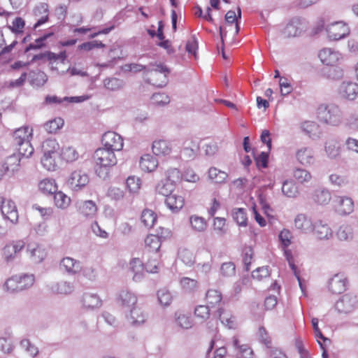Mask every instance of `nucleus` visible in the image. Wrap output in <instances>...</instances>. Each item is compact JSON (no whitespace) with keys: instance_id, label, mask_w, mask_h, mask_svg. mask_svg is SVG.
<instances>
[{"instance_id":"obj_43","label":"nucleus","mask_w":358,"mask_h":358,"mask_svg":"<svg viewBox=\"0 0 358 358\" xmlns=\"http://www.w3.org/2000/svg\"><path fill=\"white\" fill-rule=\"evenodd\" d=\"M160 237L158 235L150 234L145 239L146 248L151 252H157L161 247Z\"/></svg>"},{"instance_id":"obj_10","label":"nucleus","mask_w":358,"mask_h":358,"mask_svg":"<svg viewBox=\"0 0 358 358\" xmlns=\"http://www.w3.org/2000/svg\"><path fill=\"white\" fill-rule=\"evenodd\" d=\"M334 208L340 215H348L354 210V201L347 196H336L334 199Z\"/></svg>"},{"instance_id":"obj_19","label":"nucleus","mask_w":358,"mask_h":358,"mask_svg":"<svg viewBox=\"0 0 358 358\" xmlns=\"http://www.w3.org/2000/svg\"><path fill=\"white\" fill-rule=\"evenodd\" d=\"M295 228L303 234H310L313 231L314 223L306 214H298L294 220Z\"/></svg>"},{"instance_id":"obj_39","label":"nucleus","mask_w":358,"mask_h":358,"mask_svg":"<svg viewBox=\"0 0 358 358\" xmlns=\"http://www.w3.org/2000/svg\"><path fill=\"white\" fill-rule=\"evenodd\" d=\"M180 284L182 289L187 293H193L199 287L198 281L188 277H182L180 280Z\"/></svg>"},{"instance_id":"obj_20","label":"nucleus","mask_w":358,"mask_h":358,"mask_svg":"<svg viewBox=\"0 0 358 358\" xmlns=\"http://www.w3.org/2000/svg\"><path fill=\"white\" fill-rule=\"evenodd\" d=\"M347 278L342 273L334 275L329 281V289L333 294H341L346 289Z\"/></svg>"},{"instance_id":"obj_25","label":"nucleus","mask_w":358,"mask_h":358,"mask_svg":"<svg viewBox=\"0 0 358 358\" xmlns=\"http://www.w3.org/2000/svg\"><path fill=\"white\" fill-rule=\"evenodd\" d=\"M296 158L302 165H311L315 162L314 151L310 147H302L297 150Z\"/></svg>"},{"instance_id":"obj_55","label":"nucleus","mask_w":358,"mask_h":358,"mask_svg":"<svg viewBox=\"0 0 358 358\" xmlns=\"http://www.w3.org/2000/svg\"><path fill=\"white\" fill-rule=\"evenodd\" d=\"M64 124V120L61 118H55L50 120L44 124V129L50 134L56 133Z\"/></svg>"},{"instance_id":"obj_33","label":"nucleus","mask_w":358,"mask_h":358,"mask_svg":"<svg viewBox=\"0 0 358 358\" xmlns=\"http://www.w3.org/2000/svg\"><path fill=\"white\" fill-rule=\"evenodd\" d=\"M119 301L121 305L124 307L136 306L137 296L131 291L124 289L119 294Z\"/></svg>"},{"instance_id":"obj_27","label":"nucleus","mask_w":358,"mask_h":358,"mask_svg":"<svg viewBox=\"0 0 358 358\" xmlns=\"http://www.w3.org/2000/svg\"><path fill=\"white\" fill-rule=\"evenodd\" d=\"M165 203L172 212H178L183 207L185 200L181 196L171 194L166 196Z\"/></svg>"},{"instance_id":"obj_52","label":"nucleus","mask_w":358,"mask_h":358,"mask_svg":"<svg viewBox=\"0 0 358 358\" xmlns=\"http://www.w3.org/2000/svg\"><path fill=\"white\" fill-rule=\"evenodd\" d=\"M55 205L60 208H67L71 202V199L62 192H55L54 195Z\"/></svg>"},{"instance_id":"obj_18","label":"nucleus","mask_w":358,"mask_h":358,"mask_svg":"<svg viewBox=\"0 0 358 358\" xmlns=\"http://www.w3.org/2000/svg\"><path fill=\"white\" fill-rule=\"evenodd\" d=\"M48 289L54 294L68 295L74 291V285L69 281L61 280L50 283Z\"/></svg>"},{"instance_id":"obj_34","label":"nucleus","mask_w":358,"mask_h":358,"mask_svg":"<svg viewBox=\"0 0 358 358\" xmlns=\"http://www.w3.org/2000/svg\"><path fill=\"white\" fill-rule=\"evenodd\" d=\"M22 157L20 155L14 153L8 157L3 164V168L7 171L15 173L19 170Z\"/></svg>"},{"instance_id":"obj_37","label":"nucleus","mask_w":358,"mask_h":358,"mask_svg":"<svg viewBox=\"0 0 358 358\" xmlns=\"http://www.w3.org/2000/svg\"><path fill=\"white\" fill-rule=\"evenodd\" d=\"M47 80L48 76L43 71H31L29 74V81L32 86L41 87Z\"/></svg>"},{"instance_id":"obj_11","label":"nucleus","mask_w":358,"mask_h":358,"mask_svg":"<svg viewBox=\"0 0 358 358\" xmlns=\"http://www.w3.org/2000/svg\"><path fill=\"white\" fill-rule=\"evenodd\" d=\"M258 338L259 341L269 349L268 354L271 358H288L282 350L271 347V339L264 327L259 328Z\"/></svg>"},{"instance_id":"obj_47","label":"nucleus","mask_w":358,"mask_h":358,"mask_svg":"<svg viewBox=\"0 0 358 358\" xmlns=\"http://www.w3.org/2000/svg\"><path fill=\"white\" fill-rule=\"evenodd\" d=\"M16 145L18 146L17 154L20 155V157L29 158L34 152V148L30 143V140L16 144Z\"/></svg>"},{"instance_id":"obj_12","label":"nucleus","mask_w":358,"mask_h":358,"mask_svg":"<svg viewBox=\"0 0 358 358\" xmlns=\"http://www.w3.org/2000/svg\"><path fill=\"white\" fill-rule=\"evenodd\" d=\"M125 320L128 325L138 327L145 323L147 320V315L138 306H133L125 314Z\"/></svg>"},{"instance_id":"obj_42","label":"nucleus","mask_w":358,"mask_h":358,"mask_svg":"<svg viewBox=\"0 0 358 358\" xmlns=\"http://www.w3.org/2000/svg\"><path fill=\"white\" fill-rule=\"evenodd\" d=\"M174 189L175 186L173 183L166 179L162 180L156 186V192L164 196L171 194Z\"/></svg>"},{"instance_id":"obj_8","label":"nucleus","mask_w":358,"mask_h":358,"mask_svg":"<svg viewBox=\"0 0 358 358\" xmlns=\"http://www.w3.org/2000/svg\"><path fill=\"white\" fill-rule=\"evenodd\" d=\"M88 175L82 170L73 171L69 177L66 185L74 192H78L89 183Z\"/></svg>"},{"instance_id":"obj_15","label":"nucleus","mask_w":358,"mask_h":358,"mask_svg":"<svg viewBox=\"0 0 358 358\" xmlns=\"http://www.w3.org/2000/svg\"><path fill=\"white\" fill-rule=\"evenodd\" d=\"M321 62L327 66H335L342 59L341 54L333 48H324L318 55Z\"/></svg>"},{"instance_id":"obj_1","label":"nucleus","mask_w":358,"mask_h":358,"mask_svg":"<svg viewBox=\"0 0 358 358\" xmlns=\"http://www.w3.org/2000/svg\"><path fill=\"white\" fill-rule=\"evenodd\" d=\"M114 151L106 148H98L94 153L96 164V173L100 178H106L108 174V169L117 164Z\"/></svg>"},{"instance_id":"obj_5","label":"nucleus","mask_w":358,"mask_h":358,"mask_svg":"<svg viewBox=\"0 0 358 358\" xmlns=\"http://www.w3.org/2000/svg\"><path fill=\"white\" fill-rule=\"evenodd\" d=\"M23 240H16L8 243L2 249V259L6 264L14 262L20 257L21 251L25 247Z\"/></svg>"},{"instance_id":"obj_51","label":"nucleus","mask_w":358,"mask_h":358,"mask_svg":"<svg viewBox=\"0 0 358 358\" xmlns=\"http://www.w3.org/2000/svg\"><path fill=\"white\" fill-rule=\"evenodd\" d=\"M17 276L21 291L31 287L34 283L35 277L33 274H23Z\"/></svg>"},{"instance_id":"obj_24","label":"nucleus","mask_w":358,"mask_h":358,"mask_svg":"<svg viewBox=\"0 0 358 358\" xmlns=\"http://www.w3.org/2000/svg\"><path fill=\"white\" fill-rule=\"evenodd\" d=\"M324 152L328 158L331 159H337L341 152V147L339 142L335 138H330L324 143Z\"/></svg>"},{"instance_id":"obj_44","label":"nucleus","mask_w":358,"mask_h":358,"mask_svg":"<svg viewBox=\"0 0 358 358\" xmlns=\"http://www.w3.org/2000/svg\"><path fill=\"white\" fill-rule=\"evenodd\" d=\"M38 187L42 192L47 194H55L57 189L55 180L49 178L41 180L38 185Z\"/></svg>"},{"instance_id":"obj_63","label":"nucleus","mask_w":358,"mask_h":358,"mask_svg":"<svg viewBox=\"0 0 358 358\" xmlns=\"http://www.w3.org/2000/svg\"><path fill=\"white\" fill-rule=\"evenodd\" d=\"M220 320L221 322L226 325L229 329L234 328L235 320L234 317L229 315V314L224 312L222 308L218 310Z\"/></svg>"},{"instance_id":"obj_28","label":"nucleus","mask_w":358,"mask_h":358,"mask_svg":"<svg viewBox=\"0 0 358 358\" xmlns=\"http://www.w3.org/2000/svg\"><path fill=\"white\" fill-rule=\"evenodd\" d=\"M32 129L28 126L20 127L13 132V140L15 144L22 143L25 141H29L32 138Z\"/></svg>"},{"instance_id":"obj_17","label":"nucleus","mask_w":358,"mask_h":358,"mask_svg":"<svg viewBox=\"0 0 358 358\" xmlns=\"http://www.w3.org/2000/svg\"><path fill=\"white\" fill-rule=\"evenodd\" d=\"M27 253L30 260L35 264L41 263L47 256V251L45 248L36 243L28 244Z\"/></svg>"},{"instance_id":"obj_60","label":"nucleus","mask_w":358,"mask_h":358,"mask_svg":"<svg viewBox=\"0 0 358 358\" xmlns=\"http://www.w3.org/2000/svg\"><path fill=\"white\" fill-rule=\"evenodd\" d=\"M213 230L218 236H223L227 233L225 228V219L222 217H215L213 222Z\"/></svg>"},{"instance_id":"obj_50","label":"nucleus","mask_w":358,"mask_h":358,"mask_svg":"<svg viewBox=\"0 0 358 358\" xmlns=\"http://www.w3.org/2000/svg\"><path fill=\"white\" fill-rule=\"evenodd\" d=\"M208 176L216 183H222L225 181L228 175L215 167H211L208 171Z\"/></svg>"},{"instance_id":"obj_9","label":"nucleus","mask_w":358,"mask_h":358,"mask_svg":"<svg viewBox=\"0 0 358 358\" xmlns=\"http://www.w3.org/2000/svg\"><path fill=\"white\" fill-rule=\"evenodd\" d=\"M103 147L112 151H120L124 145L123 139L120 135L114 131L103 134L101 138Z\"/></svg>"},{"instance_id":"obj_64","label":"nucleus","mask_w":358,"mask_h":358,"mask_svg":"<svg viewBox=\"0 0 358 358\" xmlns=\"http://www.w3.org/2000/svg\"><path fill=\"white\" fill-rule=\"evenodd\" d=\"M152 103L158 106H163L170 102L169 96L165 93H155L151 97Z\"/></svg>"},{"instance_id":"obj_46","label":"nucleus","mask_w":358,"mask_h":358,"mask_svg":"<svg viewBox=\"0 0 358 358\" xmlns=\"http://www.w3.org/2000/svg\"><path fill=\"white\" fill-rule=\"evenodd\" d=\"M104 87L110 91H117L121 90L124 85V82L117 78H108L103 80Z\"/></svg>"},{"instance_id":"obj_62","label":"nucleus","mask_w":358,"mask_h":358,"mask_svg":"<svg viewBox=\"0 0 358 358\" xmlns=\"http://www.w3.org/2000/svg\"><path fill=\"white\" fill-rule=\"evenodd\" d=\"M190 224L192 227L197 231H203L206 228V223L205 220L197 215H192L190 217Z\"/></svg>"},{"instance_id":"obj_41","label":"nucleus","mask_w":358,"mask_h":358,"mask_svg":"<svg viewBox=\"0 0 358 358\" xmlns=\"http://www.w3.org/2000/svg\"><path fill=\"white\" fill-rule=\"evenodd\" d=\"M141 220L145 227L152 228L157 221V215L152 210L145 209L141 213Z\"/></svg>"},{"instance_id":"obj_48","label":"nucleus","mask_w":358,"mask_h":358,"mask_svg":"<svg viewBox=\"0 0 358 358\" xmlns=\"http://www.w3.org/2000/svg\"><path fill=\"white\" fill-rule=\"evenodd\" d=\"M20 347L32 357H35L38 354V348L28 338L22 339Z\"/></svg>"},{"instance_id":"obj_49","label":"nucleus","mask_w":358,"mask_h":358,"mask_svg":"<svg viewBox=\"0 0 358 358\" xmlns=\"http://www.w3.org/2000/svg\"><path fill=\"white\" fill-rule=\"evenodd\" d=\"M233 218L236 222V223L241 227H246L247 226V214L245 209L239 208H235L233 210Z\"/></svg>"},{"instance_id":"obj_54","label":"nucleus","mask_w":358,"mask_h":358,"mask_svg":"<svg viewBox=\"0 0 358 358\" xmlns=\"http://www.w3.org/2000/svg\"><path fill=\"white\" fill-rule=\"evenodd\" d=\"M127 187L130 193H137L141 185V180L138 177L132 176H129L126 181Z\"/></svg>"},{"instance_id":"obj_13","label":"nucleus","mask_w":358,"mask_h":358,"mask_svg":"<svg viewBox=\"0 0 358 358\" xmlns=\"http://www.w3.org/2000/svg\"><path fill=\"white\" fill-rule=\"evenodd\" d=\"M357 303V296L351 294H347L336 301L335 307L339 313H348L355 309Z\"/></svg>"},{"instance_id":"obj_21","label":"nucleus","mask_w":358,"mask_h":358,"mask_svg":"<svg viewBox=\"0 0 358 358\" xmlns=\"http://www.w3.org/2000/svg\"><path fill=\"white\" fill-rule=\"evenodd\" d=\"M313 233L319 240H329L333 236V231L330 227L321 220L314 223Z\"/></svg>"},{"instance_id":"obj_32","label":"nucleus","mask_w":358,"mask_h":358,"mask_svg":"<svg viewBox=\"0 0 358 358\" xmlns=\"http://www.w3.org/2000/svg\"><path fill=\"white\" fill-rule=\"evenodd\" d=\"M157 165L158 162L156 157L149 154L144 155L141 157L140 167L144 171L152 172L157 167Z\"/></svg>"},{"instance_id":"obj_3","label":"nucleus","mask_w":358,"mask_h":358,"mask_svg":"<svg viewBox=\"0 0 358 358\" xmlns=\"http://www.w3.org/2000/svg\"><path fill=\"white\" fill-rule=\"evenodd\" d=\"M150 76L148 82L158 87H164L168 83L170 70L163 64H150L148 69Z\"/></svg>"},{"instance_id":"obj_57","label":"nucleus","mask_w":358,"mask_h":358,"mask_svg":"<svg viewBox=\"0 0 358 358\" xmlns=\"http://www.w3.org/2000/svg\"><path fill=\"white\" fill-rule=\"evenodd\" d=\"M62 157L67 162H73L78 159L79 154L75 148L66 147L62 149Z\"/></svg>"},{"instance_id":"obj_38","label":"nucleus","mask_w":358,"mask_h":358,"mask_svg":"<svg viewBox=\"0 0 358 358\" xmlns=\"http://www.w3.org/2000/svg\"><path fill=\"white\" fill-rule=\"evenodd\" d=\"M336 236L341 241H350L353 238L352 227L348 224H341L336 231Z\"/></svg>"},{"instance_id":"obj_36","label":"nucleus","mask_w":358,"mask_h":358,"mask_svg":"<svg viewBox=\"0 0 358 358\" xmlns=\"http://www.w3.org/2000/svg\"><path fill=\"white\" fill-rule=\"evenodd\" d=\"M152 149L153 153L156 155H167L171 151L169 143L165 140L155 141Z\"/></svg>"},{"instance_id":"obj_61","label":"nucleus","mask_w":358,"mask_h":358,"mask_svg":"<svg viewBox=\"0 0 358 358\" xmlns=\"http://www.w3.org/2000/svg\"><path fill=\"white\" fill-rule=\"evenodd\" d=\"M345 126L350 130L358 131V113H350L345 119Z\"/></svg>"},{"instance_id":"obj_16","label":"nucleus","mask_w":358,"mask_h":358,"mask_svg":"<svg viewBox=\"0 0 358 358\" xmlns=\"http://www.w3.org/2000/svg\"><path fill=\"white\" fill-rule=\"evenodd\" d=\"M341 96L348 101H354L358 96V84L352 81H343L339 86Z\"/></svg>"},{"instance_id":"obj_4","label":"nucleus","mask_w":358,"mask_h":358,"mask_svg":"<svg viewBox=\"0 0 358 358\" xmlns=\"http://www.w3.org/2000/svg\"><path fill=\"white\" fill-rule=\"evenodd\" d=\"M58 144L55 141L47 140L43 143V156L41 158L43 166L48 171H55L56 168L55 157Z\"/></svg>"},{"instance_id":"obj_35","label":"nucleus","mask_w":358,"mask_h":358,"mask_svg":"<svg viewBox=\"0 0 358 358\" xmlns=\"http://www.w3.org/2000/svg\"><path fill=\"white\" fill-rule=\"evenodd\" d=\"M282 192L288 198H296L299 194L297 186L292 180H285L282 182Z\"/></svg>"},{"instance_id":"obj_26","label":"nucleus","mask_w":358,"mask_h":358,"mask_svg":"<svg viewBox=\"0 0 358 358\" xmlns=\"http://www.w3.org/2000/svg\"><path fill=\"white\" fill-rule=\"evenodd\" d=\"M83 306L87 309H94L101 306V300L96 294L86 292L82 297Z\"/></svg>"},{"instance_id":"obj_58","label":"nucleus","mask_w":358,"mask_h":358,"mask_svg":"<svg viewBox=\"0 0 358 358\" xmlns=\"http://www.w3.org/2000/svg\"><path fill=\"white\" fill-rule=\"evenodd\" d=\"M330 68H326L324 69V73L326 75L327 78L331 80H339L342 78L343 76V70L338 66H334Z\"/></svg>"},{"instance_id":"obj_40","label":"nucleus","mask_w":358,"mask_h":358,"mask_svg":"<svg viewBox=\"0 0 358 358\" xmlns=\"http://www.w3.org/2000/svg\"><path fill=\"white\" fill-rule=\"evenodd\" d=\"M80 211L85 217H92L96 213L97 208L95 203L93 201L88 200L83 201L80 207Z\"/></svg>"},{"instance_id":"obj_30","label":"nucleus","mask_w":358,"mask_h":358,"mask_svg":"<svg viewBox=\"0 0 358 358\" xmlns=\"http://www.w3.org/2000/svg\"><path fill=\"white\" fill-rule=\"evenodd\" d=\"M233 345L237 349L236 358H255L254 352L247 344H240L238 338H234Z\"/></svg>"},{"instance_id":"obj_31","label":"nucleus","mask_w":358,"mask_h":358,"mask_svg":"<svg viewBox=\"0 0 358 358\" xmlns=\"http://www.w3.org/2000/svg\"><path fill=\"white\" fill-rule=\"evenodd\" d=\"M129 268L134 273L133 280L134 281H140L143 278L144 266L142 261L138 258L131 259L129 264Z\"/></svg>"},{"instance_id":"obj_29","label":"nucleus","mask_w":358,"mask_h":358,"mask_svg":"<svg viewBox=\"0 0 358 358\" xmlns=\"http://www.w3.org/2000/svg\"><path fill=\"white\" fill-rule=\"evenodd\" d=\"M313 201L321 206L327 205L331 199L330 192L327 189H317L312 196Z\"/></svg>"},{"instance_id":"obj_23","label":"nucleus","mask_w":358,"mask_h":358,"mask_svg":"<svg viewBox=\"0 0 358 358\" xmlns=\"http://www.w3.org/2000/svg\"><path fill=\"white\" fill-rule=\"evenodd\" d=\"M199 150V143L195 139H187L183 143L181 154L187 159H194Z\"/></svg>"},{"instance_id":"obj_53","label":"nucleus","mask_w":358,"mask_h":358,"mask_svg":"<svg viewBox=\"0 0 358 358\" xmlns=\"http://www.w3.org/2000/svg\"><path fill=\"white\" fill-rule=\"evenodd\" d=\"M206 299L207 303L213 307L221 302L222 294L216 289H209L206 292Z\"/></svg>"},{"instance_id":"obj_45","label":"nucleus","mask_w":358,"mask_h":358,"mask_svg":"<svg viewBox=\"0 0 358 358\" xmlns=\"http://www.w3.org/2000/svg\"><path fill=\"white\" fill-rule=\"evenodd\" d=\"M293 176L295 180L301 184L309 182L312 179L310 173L308 171L301 168H298L294 170Z\"/></svg>"},{"instance_id":"obj_22","label":"nucleus","mask_w":358,"mask_h":358,"mask_svg":"<svg viewBox=\"0 0 358 358\" xmlns=\"http://www.w3.org/2000/svg\"><path fill=\"white\" fill-rule=\"evenodd\" d=\"M1 210L3 216L12 223L17 222L18 212L14 201L10 199H6L1 206Z\"/></svg>"},{"instance_id":"obj_7","label":"nucleus","mask_w":358,"mask_h":358,"mask_svg":"<svg viewBox=\"0 0 358 358\" xmlns=\"http://www.w3.org/2000/svg\"><path fill=\"white\" fill-rule=\"evenodd\" d=\"M326 31L330 40L338 41L347 36L350 29L344 22L338 21L328 24Z\"/></svg>"},{"instance_id":"obj_56","label":"nucleus","mask_w":358,"mask_h":358,"mask_svg":"<svg viewBox=\"0 0 358 358\" xmlns=\"http://www.w3.org/2000/svg\"><path fill=\"white\" fill-rule=\"evenodd\" d=\"M182 173L176 168H171L166 171L165 179L171 182L174 186L182 180Z\"/></svg>"},{"instance_id":"obj_14","label":"nucleus","mask_w":358,"mask_h":358,"mask_svg":"<svg viewBox=\"0 0 358 358\" xmlns=\"http://www.w3.org/2000/svg\"><path fill=\"white\" fill-rule=\"evenodd\" d=\"M59 269L69 275H75L80 272L82 265L80 261L66 257L60 261Z\"/></svg>"},{"instance_id":"obj_2","label":"nucleus","mask_w":358,"mask_h":358,"mask_svg":"<svg viewBox=\"0 0 358 358\" xmlns=\"http://www.w3.org/2000/svg\"><path fill=\"white\" fill-rule=\"evenodd\" d=\"M318 120L327 125L338 127L343 122V112L335 103H322L317 109Z\"/></svg>"},{"instance_id":"obj_59","label":"nucleus","mask_w":358,"mask_h":358,"mask_svg":"<svg viewBox=\"0 0 358 358\" xmlns=\"http://www.w3.org/2000/svg\"><path fill=\"white\" fill-rule=\"evenodd\" d=\"M157 298L159 302L164 306H169L173 299L171 292L166 288L161 289L157 292Z\"/></svg>"},{"instance_id":"obj_6","label":"nucleus","mask_w":358,"mask_h":358,"mask_svg":"<svg viewBox=\"0 0 358 358\" xmlns=\"http://www.w3.org/2000/svg\"><path fill=\"white\" fill-rule=\"evenodd\" d=\"M308 29V22L304 18L293 17L285 26L283 34L287 37L300 36Z\"/></svg>"}]
</instances>
